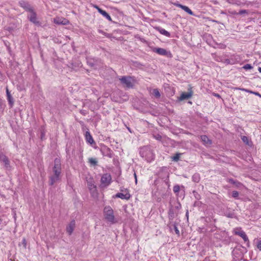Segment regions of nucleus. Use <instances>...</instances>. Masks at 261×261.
<instances>
[{"mask_svg": "<svg viewBox=\"0 0 261 261\" xmlns=\"http://www.w3.org/2000/svg\"><path fill=\"white\" fill-rule=\"evenodd\" d=\"M234 233L236 235H238L240 237H242L243 234H244V233H245V232L242 230V229L241 228H236L234 229Z\"/></svg>", "mask_w": 261, "mask_h": 261, "instance_id": "4be33fe9", "label": "nucleus"}, {"mask_svg": "<svg viewBox=\"0 0 261 261\" xmlns=\"http://www.w3.org/2000/svg\"><path fill=\"white\" fill-rule=\"evenodd\" d=\"M248 11L246 10H241L238 12V14L242 15L244 14H247Z\"/></svg>", "mask_w": 261, "mask_h": 261, "instance_id": "58836bf2", "label": "nucleus"}, {"mask_svg": "<svg viewBox=\"0 0 261 261\" xmlns=\"http://www.w3.org/2000/svg\"><path fill=\"white\" fill-rule=\"evenodd\" d=\"M151 94L154 95L156 98H160L161 94L158 89H153L152 91Z\"/></svg>", "mask_w": 261, "mask_h": 261, "instance_id": "5701e85b", "label": "nucleus"}, {"mask_svg": "<svg viewBox=\"0 0 261 261\" xmlns=\"http://www.w3.org/2000/svg\"><path fill=\"white\" fill-rule=\"evenodd\" d=\"M75 222L72 220L66 227V231L69 235H71L75 228Z\"/></svg>", "mask_w": 261, "mask_h": 261, "instance_id": "ddd939ff", "label": "nucleus"}, {"mask_svg": "<svg viewBox=\"0 0 261 261\" xmlns=\"http://www.w3.org/2000/svg\"><path fill=\"white\" fill-rule=\"evenodd\" d=\"M66 21H67L65 19L64 20V21H61L59 18H56L54 19V22L58 24H66L67 23Z\"/></svg>", "mask_w": 261, "mask_h": 261, "instance_id": "a878e982", "label": "nucleus"}, {"mask_svg": "<svg viewBox=\"0 0 261 261\" xmlns=\"http://www.w3.org/2000/svg\"><path fill=\"white\" fill-rule=\"evenodd\" d=\"M140 154L142 158L148 162H151L154 158V155L152 150L148 146H144L141 148Z\"/></svg>", "mask_w": 261, "mask_h": 261, "instance_id": "f03ea898", "label": "nucleus"}, {"mask_svg": "<svg viewBox=\"0 0 261 261\" xmlns=\"http://www.w3.org/2000/svg\"><path fill=\"white\" fill-rule=\"evenodd\" d=\"M112 177L110 174L106 173L102 175L100 179V187L106 188L111 182Z\"/></svg>", "mask_w": 261, "mask_h": 261, "instance_id": "20e7f679", "label": "nucleus"}, {"mask_svg": "<svg viewBox=\"0 0 261 261\" xmlns=\"http://www.w3.org/2000/svg\"><path fill=\"white\" fill-rule=\"evenodd\" d=\"M213 95H214L215 97H218V98H220V97H221L220 95L219 94H218V93H214V94H213Z\"/></svg>", "mask_w": 261, "mask_h": 261, "instance_id": "37998d69", "label": "nucleus"}, {"mask_svg": "<svg viewBox=\"0 0 261 261\" xmlns=\"http://www.w3.org/2000/svg\"><path fill=\"white\" fill-rule=\"evenodd\" d=\"M153 52L160 55L164 56L168 58L172 57V54L170 51H167L164 48L159 47H153L152 48Z\"/></svg>", "mask_w": 261, "mask_h": 261, "instance_id": "39448f33", "label": "nucleus"}, {"mask_svg": "<svg viewBox=\"0 0 261 261\" xmlns=\"http://www.w3.org/2000/svg\"><path fill=\"white\" fill-rule=\"evenodd\" d=\"M229 182L235 185L236 187H239L241 185V183L237 180H235L232 178H229L228 179Z\"/></svg>", "mask_w": 261, "mask_h": 261, "instance_id": "b1692460", "label": "nucleus"}, {"mask_svg": "<svg viewBox=\"0 0 261 261\" xmlns=\"http://www.w3.org/2000/svg\"><path fill=\"white\" fill-rule=\"evenodd\" d=\"M193 181L195 182H198L200 180V176L198 174H194L192 176Z\"/></svg>", "mask_w": 261, "mask_h": 261, "instance_id": "393cba45", "label": "nucleus"}, {"mask_svg": "<svg viewBox=\"0 0 261 261\" xmlns=\"http://www.w3.org/2000/svg\"><path fill=\"white\" fill-rule=\"evenodd\" d=\"M85 137L86 141L87 143L90 144H92L94 143V141L89 131H87L86 132Z\"/></svg>", "mask_w": 261, "mask_h": 261, "instance_id": "f3484780", "label": "nucleus"}, {"mask_svg": "<svg viewBox=\"0 0 261 261\" xmlns=\"http://www.w3.org/2000/svg\"><path fill=\"white\" fill-rule=\"evenodd\" d=\"M61 168V163L59 159L56 158L55 160V164L53 168L54 175L50 177L49 184L53 185L56 181L60 179Z\"/></svg>", "mask_w": 261, "mask_h": 261, "instance_id": "f257e3e1", "label": "nucleus"}, {"mask_svg": "<svg viewBox=\"0 0 261 261\" xmlns=\"http://www.w3.org/2000/svg\"><path fill=\"white\" fill-rule=\"evenodd\" d=\"M89 162L91 164L94 166L96 165L97 163V161H96V160L94 158H90L89 159Z\"/></svg>", "mask_w": 261, "mask_h": 261, "instance_id": "7c9ffc66", "label": "nucleus"}, {"mask_svg": "<svg viewBox=\"0 0 261 261\" xmlns=\"http://www.w3.org/2000/svg\"><path fill=\"white\" fill-rule=\"evenodd\" d=\"M156 30L161 34H162L166 37H170V33L169 32H168V31H167L166 30H165L164 29H163L160 27H158V28H156Z\"/></svg>", "mask_w": 261, "mask_h": 261, "instance_id": "412c9836", "label": "nucleus"}, {"mask_svg": "<svg viewBox=\"0 0 261 261\" xmlns=\"http://www.w3.org/2000/svg\"><path fill=\"white\" fill-rule=\"evenodd\" d=\"M174 218V213L173 210H170L169 212V218L170 219H173Z\"/></svg>", "mask_w": 261, "mask_h": 261, "instance_id": "c9c22d12", "label": "nucleus"}, {"mask_svg": "<svg viewBox=\"0 0 261 261\" xmlns=\"http://www.w3.org/2000/svg\"><path fill=\"white\" fill-rule=\"evenodd\" d=\"M86 60H87V63L89 66H90L91 67L95 68V66L97 62V60H95L93 58H87L86 59Z\"/></svg>", "mask_w": 261, "mask_h": 261, "instance_id": "6ab92c4d", "label": "nucleus"}, {"mask_svg": "<svg viewBox=\"0 0 261 261\" xmlns=\"http://www.w3.org/2000/svg\"><path fill=\"white\" fill-rule=\"evenodd\" d=\"M241 238L243 239L244 242L247 243V246H249V241L248 238L247 236V235L246 234V233H244V234H243L241 237Z\"/></svg>", "mask_w": 261, "mask_h": 261, "instance_id": "c85d7f7f", "label": "nucleus"}, {"mask_svg": "<svg viewBox=\"0 0 261 261\" xmlns=\"http://www.w3.org/2000/svg\"><path fill=\"white\" fill-rule=\"evenodd\" d=\"M243 68L245 69V70H248V69H251L253 68V67L250 65V64H246L245 65Z\"/></svg>", "mask_w": 261, "mask_h": 261, "instance_id": "e433bc0d", "label": "nucleus"}, {"mask_svg": "<svg viewBox=\"0 0 261 261\" xmlns=\"http://www.w3.org/2000/svg\"><path fill=\"white\" fill-rule=\"evenodd\" d=\"M174 5L181 8L182 10H184L185 12H187L188 14L191 15H193V12L192 11V10L187 6L182 5L180 4L175 3H174Z\"/></svg>", "mask_w": 261, "mask_h": 261, "instance_id": "2eb2a0df", "label": "nucleus"}, {"mask_svg": "<svg viewBox=\"0 0 261 261\" xmlns=\"http://www.w3.org/2000/svg\"><path fill=\"white\" fill-rule=\"evenodd\" d=\"M19 5L23 8L25 11L30 12L33 10V8L28 2L21 1L19 2Z\"/></svg>", "mask_w": 261, "mask_h": 261, "instance_id": "f8f14e48", "label": "nucleus"}, {"mask_svg": "<svg viewBox=\"0 0 261 261\" xmlns=\"http://www.w3.org/2000/svg\"><path fill=\"white\" fill-rule=\"evenodd\" d=\"M242 141L247 145H249V139L247 137L243 136L241 137Z\"/></svg>", "mask_w": 261, "mask_h": 261, "instance_id": "2f4dec72", "label": "nucleus"}, {"mask_svg": "<svg viewBox=\"0 0 261 261\" xmlns=\"http://www.w3.org/2000/svg\"><path fill=\"white\" fill-rule=\"evenodd\" d=\"M174 229L175 230V233L179 235V230L178 229L177 226L175 225H174Z\"/></svg>", "mask_w": 261, "mask_h": 261, "instance_id": "ea45409f", "label": "nucleus"}, {"mask_svg": "<svg viewBox=\"0 0 261 261\" xmlns=\"http://www.w3.org/2000/svg\"><path fill=\"white\" fill-rule=\"evenodd\" d=\"M115 197L117 198H120L122 199L128 200L130 197V195L128 192L126 193L125 194H123L122 193H117L115 195Z\"/></svg>", "mask_w": 261, "mask_h": 261, "instance_id": "dca6fc26", "label": "nucleus"}, {"mask_svg": "<svg viewBox=\"0 0 261 261\" xmlns=\"http://www.w3.org/2000/svg\"><path fill=\"white\" fill-rule=\"evenodd\" d=\"M121 84L127 88H132L133 86V79L130 76H122L119 79Z\"/></svg>", "mask_w": 261, "mask_h": 261, "instance_id": "423d86ee", "label": "nucleus"}, {"mask_svg": "<svg viewBox=\"0 0 261 261\" xmlns=\"http://www.w3.org/2000/svg\"><path fill=\"white\" fill-rule=\"evenodd\" d=\"M98 32H99L100 33H101V34H102L104 35H105V36H106L107 38H111V34H108V33H105V32H104L102 30H98Z\"/></svg>", "mask_w": 261, "mask_h": 261, "instance_id": "473e14b6", "label": "nucleus"}, {"mask_svg": "<svg viewBox=\"0 0 261 261\" xmlns=\"http://www.w3.org/2000/svg\"><path fill=\"white\" fill-rule=\"evenodd\" d=\"M6 93L7 99L9 102V104L11 108H12L14 104V100L12 96H11L10 92H9L8 88H6Z\"/></svg>", "mask_w": 261, "mask_h": 261, "instance_id": "a211bd4d", "label": "nucleus"}, {"mask_svg": "<svg viewBox=\"0 0 261 261\" xmlns=\"http://www.w3.org/2000/svg\"><path fill=\"white\" fill-rule=\"evenodd\" d=\"M201 140L203 144L205 145H210L212 144V141L208 139L206 135H202L200 136Z\"/></svg>", "mask_w": 261, "mask_h": 261, "instance_id": "aec40b11", "label": "nucleus"}, {"mask_svg": "<svg viewBox=\"0 0 261 261\" xmlns=\"http://www.w3.org/2000/svg\"><path fill=\"white\" fill-rule=\"evenodd\" d=\"M94 7L96 8L98 12L100 13L104 17H105L106 19H107L110 21H112V18L110 15L105 10H103L101 8H100L98 6L95 5L94 6Z\"/></svg>", "mask_w": 261, "mask_h": 261, "instance_id": "9b49d317", "label": "nucleus"}, {"mask_svg": "<svg viewBox=\"0 0 261 261\" xmlns=\"http://www.w3.org/2000/svg\"><path fill=\"white\" fill-rule=\"evenodd\" d=\"M193 94V92L192 91L190 92H189L188 93L184 92L182 93L180 95V97H178V100L179 101H182L185 99H188L192 97Z\"/></svg>", "mask_w": 261, "mask_h": 261, "instance_id": "4468645a", "label": "nucleus"}, {"mask_svg": "<svg viewBox=\"0 0 261 261\" xmlns=\"http://www.w3.org/2000/svg\"><path fill=\"white\" fill-rule=\"evenodd\" d=\"M258 70L259 72L261 73V67H258Z\"/></svg>", "mask_w": 261, "mask_h": 261, "instance_id": "c03bdc74", "label": "nucleus"}, {"mask_svg": "<svg viewBox=\"0 0 261 261\" xmlns=\"http://www.w3.org/2000/svg\"><path fill=\"white\" fill-rule=\"evenodd\" d=\"M0 162L3 163L5 168L8 169L10 168V161L7 156L3 153H0Z\"/></svg>", "mask_w": 261, "mask_h": 261, "instance_id": "1a4fd4ad", "label": "nucleus"}, {"mask_svg": "<svg viewBox=\"0 0 261 261\" xmlns=\"http://www.w3.org/2000/svg\"><path fill=\"white\" fill-rule=\"evenodd\" d=\"M44 134L43 133H42V134H41V139H42L43 137L44 136Z\"/></svg>", "mask_w": 261, "mask_h": 261, "instance_id": "49530a36", "label": "nucleus"}, {"mask_svg": "<svg viewBox=\"0 0 261 261\" xmlns=\"http://www.w3.org/2000/svg\"><path fill=\"white\" fill-rule=\"evenodd\" d=\"M173 192L176 194H178L179 190H180V187L179 185H175L174 187H173Z\"/></svg>", "mask_w": 261, "mask_h": 261, "instance_id": "c756f323", "label": "nucleus"}, {"mask_svg": "<svg viewBox=\"0 0 261 261\" xmlns=\"http://www.w3.org/2000/svg\"><path fill=\"white\" fill-rule=\"evenodd\" d=\"M153 137L159 141H161L162 139V136L159 134H153Z\"/></svg>", "mask_w": 261, "mask_h": 261, "instance_id": "cd10ccee", "label": "nucleus"}, {"mask_svg": "<svg viewBox=\"0 0 261 261\" xmlns=\"http://www.w3.org/2000/svg\"><path fill=\"white\" fill-rule=\"evenodd\" d=\"M105 219L112 224L117 222L114 215V211L110 206H106L103 209Z\"/></svg>", "mask_w": 261, "mask_h": 261, "instance_id": "7ed1b4c3", "label": "nucleus"}, {"mask_svg": "<svg viewBox=\"0 0 261 261\" xmlns=\"http://www.w3.org/2000/svg\"><path fill=\"white\" fill-rule=\"evenodd\" d=\"M180 154V153H176L173 158L172 160L174 161H178L179 159Z\"/></svg>", "mask_w": 261, "mask_h": 261, "instance_id": "f704fd0d", "label": "nucleus"}, {"mask_svg": "<svg viewBox=\"0 0 261 261\" xmlns=\"http://www.w3.org/2000/svg\"><path fill=\"white\" fill-rule=\"evenodd\" d=\"M240 89L241 90H243V91H247L246 90H245V89H243V88Z\"/></svg>", "mask_w": 261, "mask_h": 261, "instance_id": "09e8293b", "label": "nucleus"}, {"mask_svg": "<svg viewBox=\"0 0 261 261\" xmlns=\"http://www.w3.org/2000/svg\"><path fill=\"white\" fill-rule=\"evenodd\" d=\"M225 216L228 218H232L234 217V213L232 212H226L225 213Z\"/></svg>", "mask_w": 261, "mask_h": 261, "instance_id": "bb28decb", "label": "nucleus"}, {"mask_svg": "<svg viewBox=\"0 0 261 261\" xmlns=\"http://www.w3.org/2000/svg\"><path fill=\"white\" fill-rule=\"evenodd\" d=\"M100 151L103 156H108L109 158L112 157L113 151L109 147L104 146L100 149Z\"/></svg>", "mask_w": 261, "mask_h": 261, "instance_id": "6e6552de", "label": "nucleus"}, {"mask_svg": "<svg viewBox=\"0 0 261 261\" xmlns=\"http://www.w3.org/2000/svg\"><path fill=\"white\" fill-rule=\"evenodd\" d=\"M188 214H189L188 211H187L186 213V216L187 217V218H188Z\"/></svg>", "mask_w": 261, "mask_h": 261, "instance_id": "de8ad7c7", "label": "nucleus"}, {"mask_svg": "<svg viewBox=\"0 0 261 261\" xmlns=\"http://www.w3.org/2000/svg\"><path fill=\"white\" fill-rule=\"evenodd\" d=\"M256 247L259 251H261V240H257Z\"/></svg>", "mask_w": 261, "mask_h": 261, "instance_id": "72a5a7b5", "label": "nucleus"}, {"mask_svg": "<svg viewBox=\"0 0 261 261\" xmlns=\"http://www.w3.org/2000/svg\"><path fill=\"white\" fill-rule=\"evenodd\" d=\"M28 18L33 23L36 25H40V22L37 20V14L34 10L30 12V14L28 15Z\"/></svg>", "mask_w": 261, "mask_h": 261, "instance_id": "0eeeda50", "label": "nucleus"}, {"mask_svg": "<svg viewBox=\"0 0 261 261\" xmlns=\"http://www.w3.org/2000/svg\"><path fill=\"white\" fill-rule=\"evenodd\" d=\"M239 192L238 191H234L232 192V196L234 198H237L239 196Z\"/></svg>", "mask_w": 261, "mask_h": 261, "instance_id": "4c0bfd02", "label": "nucleus"}, {"mask_svg": "<svg viewBox=\"0 0 261 261\" xmlns=\"http://www.w3.org/2000/svg\"><path fill=\"white\" fill-rule=\"evenodd\" d=\"M87 185L91 193L94 194L96 191V187L94 185V181L92 178H90L87 180Z\"/></svg>", "mask_w": 261, "mask_h": 261, "instance_id": "9d476101", "label": "nucleus"}, {"mask_svg": "<svg viewBox=\"0 0 261 261\" xmlns=\"http://www.w3.org/2000/svg\"><path fill=\"white\" fill-rule=\"evenodd\" d=\"M134 175H135V179H136V182H137V176H136V173L134 174Z\"/></svg>", "mask_w": 261, "mask_h": 261, "instance_id": "a18cd8bd", "label": "nucleus"}, {"mask_svg": "<svg viewBox=\"0 0 261 261\" xmlns=\"http://www.w3.org/2000/svg\"><path fill=\"white\" fill-rule=\"evenodd\" d=\"M22 244H23L24 246L25 247L27 245L26 240L25 239H23L22 240Z\"/></svg>", "mask_w": 261, "mask_h": 261, "instance_id": "79ce46f5", "label": "nucleus"}, {"mask_svg": "<svg viewBox=\"0 0 261 261\" xmlns=\"http://www.w3.org/2000/svg\"><path fill=\"white\" fill-rule=\"evenodd\" d=\"M229 13H230L232 15H237V14H238V13H237L236 11H229Z\"/></svg>", "mask_w": 261, "mask_h": 261, "instance_id": "a19ab883", "label": "nucleus"}]
</instances>
